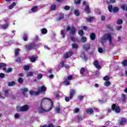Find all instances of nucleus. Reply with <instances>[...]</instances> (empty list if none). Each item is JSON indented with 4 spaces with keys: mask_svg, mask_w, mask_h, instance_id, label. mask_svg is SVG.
Masks as SVG:
<instances>
[{
    "mask_svg": "<svg viewBox=\"0 0 127 127\" xmlns=\"http://www.w3.org/2000/svg\"><path fill=\"white\" fill-rule=\"evenodd\" d=\"M16 5L15 2H13L11 5H9V9H12L13 7H14Z\"/></svg>",
    "mask_w": 127,
    "mask_h": 127,
    "instance_id": "nucleus-29",
    "label": "nucleus"
},
{
    "mask_svg": "<svg viewBox=\"0 0 127 127\" xmlns=\"http://www.w3.org/2000/svg\"><path fill=\"white\" fill-rule=\"evenodd\" d=\"M56 9V5L55 4H53L51 6V10H55Z\"/></svg>",
    "mask_w": 127,
    "mask_h": 127,
    "instance_id": "nucleus-44",
    "label": "nucleus"
},
{
    "mask_svg": "<svg viewBox=\"0 0 127 127\" xmlns=\"http://www.w3.org/2000/svg\"><path fill=\"white\" fill-rule=\"evenodd\" d=\"M24 70L28 71V70H29V66L26 65H24Z\"/></svg>",
    "mask_w": 127,
    "mask_h": 127,
    "instance_id": "nucleus-46",
    "label": "nucleus"
},
{
    "mask_svg": "<svg viewBox=\"0 0 127 127\" xmlns=\"http://www.w3.org/2000/svg\"><path fill=\"white\" fill-rule=\"evenodd\" d=\"M37 79L38 80H40L41 79H42V77H43V75L42 74L40 73L37 75Z\"/></svg>",
    "mask_w": 127,
    "mask_h": 127,
    "instance_id": "nucleus-40",
    "label": "nucleus"
},
{
    "mask_svg": "<svg viewBox=\"0 0 127 127\" xmlns=\"http://www.w3.org/2000/svg\"><path fill=\"white\" fill-rule=\"evenodd\" d=\"M53 108V102H52V105H51L50 108L48 110H45L44 108H43V105L41 104L40 107L39 108V111L40 113H46L47 112H50L51 110Z\"/></svg>",
    "mask_w": 127,
    "mask_h": 127,
    "instance_id": "nucleus-3",
    "label": "nucleus"
},
{
    "mask_svg": "<svg viewBox=\"0 0 127 127\" xmlns=\"http://www.w3.org/2000/svg\"><path fill=\"white\" fill-rule=\"evenodd\" d=\"M12 69L10 67H9L7 68V69L6 70V73H10V72H12Z\"/></svg>",
    "mask_w": 127,
    "mask_h": 127,
    "instance_id": "nucleus-50",
    "label": "nucleus"
},
{
    "mask_svg": "<svg viewBox=\"0 0 127 127\" xmlns=\"http://www.w3.org/2000/svg\"><path fill=\"white\" fill-rule=\"evenodd\" d=\"M29 109V107L27 105H25L22 107H20L19 110V112H26Z\"/></svg>",
    "mask_w": 127,
    "mask_h": 127,
    "instance_id": "nucleus-7",
    "label": "nucleus"
},
{
    "mask_svg": "<svg viewBox=\"0 0 127 127\" xmlns=\"http://www.w3.org/2000/svg\"><path fill=\"white\" fill-rule=\"evenodd\" d=\"M64 9H65V10H69L70 9V6L68 5H65L64 7Z\"/></svg>",
    "mask_w": 127,
    "mask_h": 127,
    "instance_id": "nucleus-54",
    "label": "nucleus"
},
{
    "mask_svg": "<svg viewBox=\"0 0 127 127\" xmlns=\"http://www.w3.org/2000/svg\"><path fill=\"white\" fill-rule=\"evenodd\" d=\"M108 39L110 44L112 43V36L110 34H107V40Z\"/></svg>",
    "mask_w": 127,
    "mask_h": 127,
    "instance_id": "nucleus-25",
    "label": "nucleus"
},
{
    "mask_svg": "<svg viewBox=\"0 0 127 127\" xmlns=\"http://www.w3.org/2000/svg\"><path fill=\"white\" fill-rule=\"evenodd\" d=\"M111 109L112 111L116 113V114H120L121 113V108L116 104L111 105Z\"/></svg>",
    "mask_w": 127,
    "mask_h": 127,
    "instance_id": "nucleus-4",
    "label": "nucleus"
},
{
    "mask_svg": "<svg viewBox=\"0 0 127 127\" xmlns=\"http://www.w3.org/2000/svg\"><path fill=\"white\" fill-rule=\"evenodd\" d=\"M14 118H15V119H18V118H19V114L18 113H16L14 115Z\"/></svg>",
    "mask_w": 127,
    "mask_h": 127,
    "instance_id": "nucleus-62",
    "label": "nucleus"
},
{
    "mask_svg": "<svg viewBox=\"0 0 127 127\" xmlns=\"http://www.w3.org/2000/svg\"><path fill=\"white\" fill-rule=\"evenodd\" d=\"M64 18V14H60L58 20H61Z\"/></svg>",
    "mask_w": 127,
    "mask_h": 127,
    "instance_id": "nucleus-34",
    "label": "nucleus"
},
{
    "mask_svg": "<svg viewBox=\"0 0 127 127\" xmlns=\"http://www.w3.org/2000/svg\"><path fill=\"white\" fill-rule=\"evenodd\" d=\"M8 24H5L1 26V28L2 29H6V28H8Z\"/></svg>",
    "mask_w": 127,
    "mask_h": 127,
    "instance_id": "nucleus-32",
    "label": "nucleus"
},
{
    "mask_svg": "<svg viewBox=\"0 0 127 127\" xmlns=\"http://www.w3.org/2000/svg\"><path fill=\"white\" fill-rule=\"evenodd\" d=\"M122 102H123V103H125L126 102V94H122Z\"/></svg>",
    "mask_w": 127,
    "mask_h": 127,
    "instance_id": "nucleus-42",
    "label": "nucleus"
},
{
    "mask_svg": "<svg viewBox=\"0 0 127 127\" xmlns=\"http://www.w3.org/2000/svg\"><path fill=\"white\" fill-rule=\"evenodd\" d=\"M45 91H46V87H45L44 85H42L40 88L38 89V92H39V95L40 94V93L45 92Z\"/></svg>",
    "mask_w": 127,
    "mask_h": 127,
    "instance_id": "nucleus-15",
    "label": "nucleus"
},
{
    "mask_svg": "<svg viewBox=\"0 0 127 127\" xmlns=\"http://www.w3.org/2000/svg\"><path fill=\"white\" fill-rule=\"evenodd\" d=\"M72 48L73 49H78L79 48V45H78V44L73 43L72 44Z\"/></svg>",
    "mask_w": 127,
    "mask_h": 127,
    "instance_id": "nucleus-24",
    "label": "nucleus"
},
{
    "mask_svg": "<svg viewBox=\"0 0 127 127\" xmlns=\"http://www.w3.org/2000/svg\"><path fill=\"white\" fill-rule=\"evenodd\" d=\"M93 64L95 67H96L97 69H98V70H100L102 68L101 65L99 64V61H94Z\"/></svg>",
    "mask_w": 127,
    "mask_h": 127,
    "instance_id": "nucleus-14",
    "label": "nucleus"
},
{
    "mask_svg": "<svg viewBox=\"0 0 127 127\" xmlns=\"http://www.w3.org/2000/svg\"><path fill=\"white\" fill-rule=\"evenodd\" d=\"M18 50H19L18 49H16L15 50V56H18L19 55V52H18Z\"/></svg>",
    "mask_w": 127,
    "mask_h": 127,
    "instance_id": "nucleus-43",
    "label": "nucleus"
},
{
    "mask_svg": "<svg viewBox=\"0 0 127 127\" xmlns=\"http://www.w3.org/2000/svg\"><path fill=\"white\" fill-rule=\"evenodd\" d=\"M70 39L71 41L73 42H78V39H76V38L74 37H70Z\"/></svg>",
    "mask_w": 127,
    "mask_h": 127,
    "instance_id": "nucleus-28",
    "label": "nucleus"
},
{
    "mask_svg": "<svg viewBox=\"0 0 127 127\" xmlns=\"http://www.w3.org/2000/svg\"><path fill=\"white\" fill-rule=\"evenodd\" d=\"M83 99H84V96L82 95H80L78 96V100H79V101H82Z\"/></svg>",
    "mask_w": 127,
    "mask_h": 127,
    "instance_id": "nucleus-55",
    "label": "nucleus"
},
{
    "mask_svg": "<svg viewBox=\"0 0 127 127\" xmlns=\"http://www.w3.org/2000/svg\"><path fill=\"white\" fill-rule=\"evenodd\" d=\"M84 11L87 14H89V13L91 12V10H90V6H89V4L85 5Z\"/></svg>",
    "mask_w": 127,
    "mask_h": 127,
    "instance_id": "nucleus-16",
    "label": "nucleus"
},
{
    "mask_svg": "<svg viewBox=\"0 0 127 127\" xmlns=\"http://www.w3.org/2000/svg\"><path fill=\"white\" fill-rule=\"evenodd\" d=\"M47 127H54V125H53L52 123H50L48 125V126H47Z\"/></svg>",
    "mask_w": 127,
    "mask_h": 127,
    "instance_id": "nucleus-64",
    "label": "nucleus"
},
{
    "mask_svg": "<svg viewBox=\"0 0 127 127\" xmlns=\"http://www.w3.org/2000/svg\"><path fill=\"white\" fill-rule=\"evenodd\" d=\"M61 35H62V38H65V33L64 32V30H62L61 31Z\"/></svg>",
    "mask_w": 127,
    "mask_h": 127,
    "instance_id": "nucleus-47",
    "label": "nucleus"
},
{
    "mask_svg": "<svg viewBox=\"0 0 127 127\" xmlns=\"http://www.w3.org/2000/svg\"><path fill=\"white\" fill-rule=\"evenodd\" d=\"M120 126H124L126 123H127V119L125 118H122L121 120L119 121Z\"/></svg>",
    "mask_w": 127,
    "mask_h": 127,
    "instance_id": "nucleus-12",
    "label": "nucleus"
},
{
    "mask_svg": "<svg viewBox=\"0 0 127 127\" xmlns=\"http://www.w3.org/2000/svg\"><path fill=\"white\" fill-rule=\"evenodd\" d=\"M29 94H30L31 95H35V96H38V95H39V92L37 91H35L33 90H31L29 92Z\"/></svg>",
    "mask_w": 127,
    "mask_h": 127,
    "instance_id": "nucleus-19",
    "label": "nucleus"
},
{
    "mask_svg": "<svg viewBox=\"0 0 127 127\" xmlns=\"http://www.w3.org/2000/svg\"><path fill=\"white\" fill-rule=\"evenodd\" d=\"M103 50L102 49V48H98V52L99 53H103Z\"/></svg>",
    "mask_w": 127,
    "mask_h": 127,
    "instance_id": "nucleus-57",
    "label": "nucleus"
},
{
    "mask_svg": "<svg viewBox=\"0 0 127 127\" xmlns=\"http://www.w3.org/2000/svg\"><path fill=\"white\" fill-rule=\"evenodd\" d=\"M64 100L65 101V102H70V100H71L70 99V96L69 97H65L64 98Z\"/></svg>",
    "mask_w": 127,
    "mask_h": 127,
    "instance_id": "nucleus-53",
    "label": "nucleus"
},
{
    "mask_svg": "<svg viewBox=\"0 0 127 127\" xmlns=\"http://www.w3.org/2000/svg\"><path fill=\"white\" fill-rule=\"evenodd\" d=\"M16 62H18V63H21V60L20 59V58H18L16 60Z\"/></svg>",
    "mask_w": 127,
    "mask_h": 127,
    "instance_id": "nucleus-58",
    "label": "nucleus"
},
{
    "mask_svg": "<svg viewBox=\"0 0 127 127\" xmlns=\"http://www.w3.org/2000/svg\"><path fill=\"white\" fill-rule=\"evenodd\" d=\"M90 38L91 40H95L96 39V34L94 33H92L90 34Z\"/></svg>",
    "mask_w": 127,
    "mask_h": 127,
    "instance_id": "nucleus-20",
    "label": "nucleus"
},
{
    "mask_svg": "<svg viewBox=\"0 0 127 127\" xmlns=\"http://www.w3.org/2000/svg\"><path fill=\"white\" fill-rule=\"evenodd\" d=\"M122 64L123 66H127V60L124 61L122 63Z\"/></svg>",
    "mask_w": 127,
    "mask_h": 127,
    "instance_id": "nucleus-52",
    "label": "nucleus"
},
{
    "mask_svg": "<svg viewBox=\"0 0 127 127\" xmlns=\"http://www.w3.org/2000/svg\"><path fill=\"white\" fill-rule=\"evenodd\" d=\"M56 111L58 114H59L60 113V107H57Z\"/></svg>",
    "mask_w": 127,
    "mask_h": 127,
    "instance_id": "nucleus-60",
    "label": "nucleus"
},
{
    "mask_svg": "<svg viewBox=\"0 0 127 127\" xmlns=\"http://www.w3.org/2000/svg\"><path fill=\"white\" fill-rule=\"evenodd\" d=\"M71 80H73V75H70L67 77V78L64 79V84L68 86L70 85V81Z\"/></svg>",
    "mask_w": 127,
    "mask_h": 127,
    "instance_id": "nucleus-6",
    "label": "nucleus"
},
{
    "mask_svg": "<svg viewBox=\"0 0 127 127\" xmlns=\"http://www.w3.org/2000/svg\"><path fill=\"white\" fill-rule=\"evenodd\" d=\"M108 34H105L102 38H100V42L103 45L107 40Z\"/></svg>",
    "mask_w": 127,
    "mask_h": 127,
    "instance_id": "nucleus-10",
    "label": "nucleus"
},
{
    "mask_svg": "<svg viewBox=\"0 0 127 127\" xmlns=\"http://www.w3.org/2000/svg\"><path fill=\"white\" fill-rule=\"evenodd\" d=\"M110 85H111V81L109 80L105 81L104 83V86H105L106 87H109V86H110Z\"/></svg>",
    "mask_w": 127,
    "mask_h": 127,
    "instance_id": "nucleus-31",
    "label": "nucleus"
},
{
    "mask_svg": "<svg viewBox=\"0 0 127 127\" xmlns=\"http://www.w3.org/2000/svg\"><path fill=\"white\" fill-rule=\"evenodd\" d=\"M81 56H82L84 61L85 62H87V60H88V58H87V56H86V54H85V52H82L81 53Z\"/></svg>",
    "mask_w": 127,
    "mask_h": 127,
    "instance_id": "nucleus-21",
    "label": "nucleus"
},
{
    "mask_svg": "<svg viewBox=\"0 0 127 127\" xmlns=\"http://www.w3.org/2000/svg\"><path fill=\"white\" fill-rule=\"evenodd\" d=\"M37 44L35 43H30L25 45V48L26 51H30L33 50L35 48H36Z\"/></svg>",
    "mask_w": 127,
    "mask_h": 127,
    "instance_id": "nucleus-1",
    "label": "nucleus"
},
{
    "mask_svg": "<svg viewBox=\"0 0 127 127\" xmlns=\"http://www.w3.org/2000/svg\"><path fill=\"white\" fill-rule=\"evenodd\" d=\"M78 43H81L82 42L83 43H85V42H87V38L86 37H82L80 40H79L77 41Z\"/></svg>",
    "mask_w": 127,
    "mask_h": 127,
    "instance_id": "nucleus-17",
    "label": "nucleus"
},
{
    "mask_svg": "<svg viewBox=\"0 0 127 127\" xmlns=\"http://www.w3.org/2000/svg\"><path fill=\"white\" fill-rule=\"evenodd\" d=\"M103 80L106 81H109V80H110V77L109 76H105L104 77Z\"/></svg>",
    "mask_w": 127,
    "mask_h": 127,
    "instance_id": "nucleus-45",
    "label": "nucleus"
},
{
    "mask_svg": "<svg viewBox=\"0 0 127 127\" xmlns=\"http://www.w3.org/2000/svg\"><path fill=\"white\" fill-rule=\"evenodd\" d=\"M85 71H86V70L85 69V68H84V67H82V68L80 69V73L81 75H83V74H84V73L85 72Z\"/></svg>",
    "mask_w": 127,
    "mask_h": 127,
    "instance_id": "nucleus-35",
    "label": "nucleus"
},
{
    "mask_svg": "<svg viewBox=\"0 0 127 127\" xmlns=\"http://www.w3.org/2000/svg\"><path fill=\"white\" fill-rule=\"evenodd\" d=\"M73 53L72 51H69L68 52H66L64 54V59H68V58H69V57H71V56H72V55H73Z\"/></svg>",
    "mask_w": 127,
    "mask_h": 127,
    "instance_id": "nucleus-9",
    "label": "nucleus"
},
{
    "mask_svg": "<svg viewBox=\"0 0 127 127\" xmlns=\"http://www.w3.org/2000/svg\"><path fill=\"white\" fill-rule=\"evenodd\" d=\"M86 113L88 115H92L94 113V110H93V109L90 108L86 110Z\"/></svg>",
    "mask_w": 127,
    "mask_h": 127,
    "instance_id": "nucleus-22",
    "label": "nucleus"
},
{
    "mask_svg": "<svg viewBox=\"0 0 127 127\" xmlns=\"http://www.w3.org/2000/svg\"><path fill=\"white\" fill-rule=\"evenodd\" d=\"M108 9L109 12H113L114 13H117V12H119V10L120 9L118 7H113V5H109L108 6Z\"/></svg>",
    "mask_w": 127,
    "mask_h": 127,
    "instance_id": "nucleus-2",
    "label": "nucleus"
},
{
    "mask_svg": "<svg viewBox=\"0 0 127 127\" xmlns=\"http://www.w3.org/2000/svg\"><path fill=\"white\" fill-rule=\"evenodd\" d=\"M37 9H38V6H35L32 8V9H31V11H32V12H33V11H36Z\"/></svg>",
    "mask_w": 127,
    "mask_h": 127,
    "instance_id": "nucleus-30",
    "label": "nucleus"
},
{
    "mask_svg": "<svg viewBox=\"0 0 127 127\" xmlns=\"http://www.w3.org/2000/svg\"><path fill=\"white\" fill-rule=\"evenodd\" d=\"M0 78H4V73H0Z\"/></svg>",
    "mask_w": 127,
    "mask_h": 127,
    "instance_id": "nucleus-63",
    "label": "nucleus"
},
{
    "mask_svg": "<svg viewBox=\"0 0 127 127\" xmlns=\"http://www.w3.org/2000/svg\"><path fill=\"white\" fill-rule=\"evenodd\" d=\"M28 39V35L26 33H24L23 36V40L24 41H27V39Z\"/></svg>",
    "mask_w": 127,
    "mask_h": 127,
    "instance_id": "nucleus-23",
    "label": "nucleus"
},
{
    "mask_svg": "<svg viewBox=\"0 0 127 127\" xmlns=\"http://www.w3.org/2000/svg\"><path fill=\"white\" fill-rule=\"evenodd\" d=\"M41 32L43 34H46V33L48 32L47 29H46V28L42 29Z\"/></svg>",
    "mask_w": 127,
    "mask_h": 127,
    "instance_id": "nucleus-36",
    "label": "nucleus"
},
{
    "mask_svg": "<svg viewBox=\"0 0 127 127\" xmlns=\"http://www.w3.org/2000/svg\"><path fill=\"white\" fill-rule=\"evenodd\" d=\"M8 86L9 87H13V86H15V82L11 81L8 83Z\"/></svg>",
    "mask_w": 127,
    "mask_h": 127,
    "instance_id": "nucleus-26",
    "label": "nucleus"
},
{
    "mask_svg": "<svg viewBox=\"0 0 127 127\" xmlns=\"http://www.w3.org/2000/svg\"><path fill=\"white\" fill-rule=\"evenodd\" d=\"M48 100H49V101H50V102H51V105H52V103L53 104V101H52V100H51V99L47 98H45L42 99L41 103V105H43V104H44L45 105H46V104H47V101H48Z\"/></svg>",
    "mask_w": 127,
    "mask_h": 127,
    "instance_id": "nucleus-8",
    "label": "nucleus"
},
{
    "mask_svg": "<svg viewBox=\"0 0 127 127\" xmlns=\"http://www.w3.org/2000/svg\"><path fill=\"white\" fill-rule=\"evenodd\" d=\"M93 19H94V17H91L86 18L87 21H89V22H91V21H92V20H93Z\"/></svg>",
    "mask_w": 127,
    "mask_h": 127,
    "instance_id": "nucleus-49",
    "label": "nucleus"
},
{
    "mask_svg": "<svg viewBox=\"0 0 127 127\" xmlns=\"http://www.w3.org/2000/svg\"><path fill=\"white\" fill-rule=\"evenodd\" d=\"M83 119H84V117L82 115L79 116L77 117V120L78 121H82V120H83Z\"/></svg>",
    "mask_w": 127,
    "mask_h": 127,
    "instance_id": "nucleus-48",
    "label": "nucleus"
},
{
    "mask_svg": "<svg viewBox=\"0 0 127 127\" xmlns=\"http://www.w3.org/2000/svg\"><path fill=\"white\" fill-rule=\"evenodd\" d=\"M6 64L3 63H0V69L3 68V71H6Z\"/></svg>",
    "mask_w": 127,
    "mask_h": 127,
    "instance_id": "nucleus-18",
    "label": "nucleus"
},
{
    "mask_svg": "<svg viewBox=\"0 0 127 127\" xmlns=\"http://www.w3.org/2000/svg\"><path fill=\"white\" fill-rule=\"evenodd\" d=\"M82 47L85 51H89L90 48H91V45L89 43L85 44L82 46Z\"/></svg>",
    "mask_w": 127,
    "mask_h": 127,
    "instance_id": "nucleus-11",
    "label": "nucleus"
},
{
    "mask_svg": "<svg viewBox=\"0 0 127 127\" xmlns=\"http://www.w3.org/2000/svg\"><path fill=\"white\" fill-rule=\"evenodd\" d=\"M112 109H111V108H108L107 110V112L108 113V114H110L112 112Z\"/></svg>",
    "mask_w": 127,
    "mask_h": 127,
    "instance_id": "nucleus-61",
    "label": "nucleus"
},
{
    "mask_svg": "<svg viewBox=\"0 0 127 127\" xmlns=\"http://www.w3.org/2000/svg\"><path fill=\"white\" fill-rule=\"evenodd\" d=\"M121 8H122L123 10L127 11V5L126 4H122L121 6Z\"/></svg>",
    "mask_w": 127,
    "mask_h": 127,
    "instance_id": "nucleus-27",
    "label": "nucleus"
},
{
    "mask_svg": "<svg viewBox=\"0 0 127 127\" xmlns=\"http://www.w3.org/2000/svg\"><path fill=\"white\" fill-rule=\"evenodd\" d=\"M75 94H76V91L73 89H71L70 92H69V97H70V99L72 100L73 99V97L74 96H75Z\"/></svg>",
    "mask_w": 127,
    "mask_h": 127,
    "instance_id": "nucleus-13",
    "label": "nucleus"
},
{
    "mask_svg": "<svg viewBox=\"0 0 127 127\" xmlns=\"http://www.w3.org/2000/svg\"><path fill=\"white\" fill-rule=\"evenodd\" d=\"M78 34L79 35H80V36H83V35H84V31H83L82 30H79L78 31Z\"/></svg>",
    "mask_w": 127,
    "mask_h": 127,
    "instance_id": "nucleus-33",
    "label": "nucleus"
},
{
    "mask_svg": "<svg viewBox=\"0 0 127 127\" xmlns=\"http://www.w3.org/2000/svg\"><path fill=\"white\" fill-rule=\"evenodd\" d=\"M105 27H106V28H107L108 29H109L110 30H113V27H111V25L110 24L106 25L105 26Z\"/></svg>",
    "mask_w": 127,
    "mask_h": 127,
    "instance_id": "nucleus-38",
    "label": "nucleus"
},
{
    "mask_svg": "<svg viewBox=\"0 0 127 127\" xmlns=\"http://www.w3.org/2000/svg\"><path fill=\"white\" fill-rule=\"evenodd\" d=\"M74 14L76 16H79V15H80V13L79 12V10H78V9L75 10Z\"/></svg>",
    "mask_w": 127,
    "mask_h": 127,
    "instance_id": "nucleus-39",
    "label": "nucleus"
},
{
    "mask_svg": "<svg viewBox=\"0 0 127 127\" xmlns=\"http://www.w3.org/2000/svg\"><path fill=\"white\" fill-rule=\"evenodd\" d=\"M27 76H29V77H31V76H33V72L31 71H29L27 73Z\"/></svg>",
    "mask_w": 127,
    "mask_h": 127,
    "instance_id": "nucleus-51",
    "label": "nucleus"
},
{
    "mask_svg": "<svg viewBox=\"0 0 127 127\" xmlns=\"http://www.w3.org/2000/svg\"><path fill=\"white\" fill-rule=\"evenodd\" d=\"M31 62H35V61H36V58H35V57L31 58Z\"/></svg>",
    "mask_w": 127,
    "mask_h": 127,
    "instance_id": "nucleus-56",
    "label": "nucleus"
},
{
    "mask_svg": "<svg viewBox=\"0 0 127 127\" xmlns=\"http://www.w3.org/2000/svg\"><path fill=\"white\" fill-rule=\"evenodd\" d=\"M66 31H69V30H70V33L71 34V35H75L76 34V28L74 26L71 28V27L67 26H66Z\"/></svg>",
    "mask_w": 127,
    "mask_h": 127,
    "instance_id": "nucleus-5",
    "label": "nucleus"
},
{
    "mask_svg": "<svg viewBox=\"0 0 127 127\" xmlns=\"http://www.w3.org/2000/svg\"><path fill=\"white\" fill-rule=\"evenodd\" d=\"M117 23L118 25L123 24V20L119 19L117 21Z\"/></svg>",
    "mask_w": 127,
    "mask_h": 127,
    "instance_id": "nucleus-41",
    "label": "nucleus"
},
{
    "mask_svg": "<svg viewBox=\"0 0 127 127\" xmlns=\"http://www.w3.org/2000/svg\"><path fill=\"white\" fill-rule=\"evenodd\" d=\"M23 78L21 77L18 79V83H19V84H22L23 83Z\"/></svg>",
    "mask_w": 127,
    "mask_h": 127,
    "instance_id": "nucleus-37",
    "label": "nucleus"
},
{
    "mask_svg": "<svg viewBox=\"0 0 127 127\" xmlns=\"http://www.w3.org/2000/svg\"><path fill=\"white\" fill-rule=\"evenodd\" d=\"M79 112H80V109H79V108H75L74 109V113L76 114H77V113H79Z\"/></svg>",
    "mask_w": 127,
    "mask_h": 127,
    "instance_id": "nucleus-59",
    "label": "nucleus"
}]
</instances>
